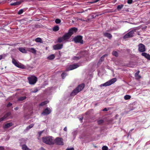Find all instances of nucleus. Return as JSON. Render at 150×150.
Instances as JSON below:
<instances>
[{
	"label": "nucleus",
	"mask_w": 150,
	"mask_h": 150,
	"mask_svg": "<svg viewBox=\"0 0 150 150\" xmlns=\"http://www.w3.org/2000/svg\"><path fill=\"white\" fill-rule=\"evenodd\" d=\"M63 46V44H57L53 46V48L54 50H57L62 48Z\"/></svg>",
	"instance_id": "ddd939ff"
},
{
	"label": "nucleus",
	"mask_w": 150,
	"mask_h": 150,
	"mask_svg": "<svg viewBox=\"0 0 150 150\" xmlns=\"http://www.w3.org/2000/svg\"><path fill=\"white\" fill-rule=\"evenodd\" d=\"M42 141L44 143L49 145L54 144V141L52 137L49 136L42 138Z\"/></svg>",
	"instance_id": "7ed1b4c3"
},
{
	"label": "nucleus",
	"mask_w": 150,
	"mask_h": 150,
	"mask_svg": "<svg viewBox=\"0 0 150 150\" xmlns=\"http://www.w3.org/2000/svg\"><path fill=\"white\" fill-rule=\"evenodd\" d=\"M55 142L56 144L59 145H63V139L60 137H57L55 140Z\"/></svg>",
	"instance_id": "9d476101"
},
{
	"label": "nucleus",
	"mask_w": 150,
	"mask_h": 150,
	"mask_svg": "<svg viewBox=\"0 0 150 150\" xmlns=\"http://www.w3.org/2000/svg\"><path fill=\"white\" fill-rule=\"evenodd\" d=\"M61 20L59 19H56L55 21V22L57 24H59L61 22Z\"/></svg>",
	"instance_id": "e433bc0d"
},
{
	"label": "nucleus",
	"mask_w": 150,
	"mask_h": 150,
	"mask_svg": "<svg viewBox=\"0 0 150 150\" xmlns=\"http://www.w3.org/2000/svg\"><path fill=\"white\" fill-rule=\"evenodd\" d=\"M51 112L50 109L48 107L44 110L42 113V114L44 115L49 114Z\"/></svg>",
	"instance_id": "9b49d317"
},
{
	"label": "nucleus",
	"mask_w": 150,
	"mask_h": 150,
	"mask_svg": "<svg viewBox=\"0 0 150 150\" xmlns=\"http://www.w3.org/2000/svg\"><path fill=\"white\" fill-rule=\"evenodd\" d=\"M117 81L116 78H113L106 83L101 84V86H109L114 83Z\"/></svg>",
	"instance_id": "423d86ee"
},
{
	"label": "nucleus",
	"mask_w": 150,
	"mask_h": 150,
	"mask_svg": "<svg viewBox=\"0 0 150 150\" xmlns=\"http://www.w3.org/2000/svg\"><path fill=\"white\" fill-rule=\"evenodd\" d=\"M134 130V129H132L130 130V132H132Z\"/></svg>",
	"instance_id": "052dcab7"
},
{
	"label": "nucleus",
	"mask_w": 150,
	"mask_h": 150,
	"mask_svg": "<svg viewBox=\"0 0 150 150\" xmlns=\"http://www.w3.org/2000/svg\"><path fill=\"white\" fill-rule=\"evenodd\" d=\"M12 105V104L10 102H9L7 105V106L8 107H9Z\"/></svg>",
	"instance_id": "c03bdc74"
},
{
	"label": "nucleus",
	"mask_w": 150,
	"mask_h": 150,
	"mask_svg": "<svg viewBox=\"0 0 150 150\" xmlns=\"http://www.w3.org/2000/svg\"><path fill=\"white\" fill-rule=\"evenodd\" d=\"M105 55H104L103 56H102L100 58V60L99 61V62H102L103 61L104 58L105 57Z\"/></svg>",
	"instance_id": "58836bf2"
},
{
	"label": "nucleus",
	"mask_w": 150,
	"mask_h": 150,
	"mask_svg": "<svg viewBox=\"0 0 150 150\" xmlns=\"http://www.w3.org/2000/svg\"><path fill=\"white\" fill-rule=\"evenodd\" d=\"M2 55H0V60H1V59H2Z\"/></svg>",
	"instance_id": "4d7b16f0"
},
{
	"label": "nucleus",
	"mask_w": 150,
	"mask_h": 150,
	"mask_svg": "<svg viewBox=\"0 0 150 150\" xmlns=\"http://www.w3.org/2000/svg\"><path fill=\"white\" fill-rule=\"evenodd\" d=\"M23 1H17L13 3H11L10 4L11 6H16L17 5H19Z\"/></svg>",
	"instance_id": "6ab92c4d"
},
{
	"label": "nucleus",
	"mask_w": 150,
	"mask_h": 150,
	"mask_svg": "<svg viewBox=\"0 0 150 150\" xmlns=\"http://www.w3.org/2000/svg\"><path fill=\"white\" fill-rule=\"evenodd\" d=\"M29 83L30 84L34 85L38 81L37 77L35 76H32L28 78Z\"/></svg>",
	"instance_id": "20e7f679"
},
{
	"label": "nucleus",
	"mask_w": 150,
	"mask_h": 150,
	"mask_svg": "<svg viewBox=\"0 0 150 150\" xmlns=\"http://www.w3.org/2000/svg\"><path fill=\"white\" fill-rule=\"evenodd\" d=\"M98 124L99 125H100L103 123L104 120H100L98 121Z\"/></svg>",
	"instance_id": "72a5a7b5"
},
{
	"label": "nucleus",
	"mask_w": 150,
	"mask_h": 150,
	"mask_svg": "<svg viewBox=\"0 0 150 150\" xmlns=\"http://www.w3.org/2000/svg\"><path fill=\"white\" fill-rule=\"evenodd\" d=\"M34 125V124H32L30 125H29L27 127V129L28 130L30 129H31V128H32L33 126Z\"/></svg>",
	"instance_id": "473e14b6"
},
{
	"label": "nucleus",
	"mask_w": 150,
	"mask_h": 150,
	"mask_svg": "<svg viewBox=\"0 0 150 150\" xmlns=\"http://www.w3.org/2000/svg\"><path fill=\"white\" fill-rule=\"evenodd\" d=\"M10 112H7L6 114H5L3 117H1V118H2L3 121L5 119L7 118L8 116H10Z\"/></svg>",
	"instance_id": "4be33fe9"
},
{
	"label": "nucleus",
	"mask_w": 150,
	"mask_h": 150,
	"mask_svg": "<svg viewBox=\"0 0 150 150\" xmlns=\"http://www.w3.org/2000/svg\"><path fill=\"white\" fill-rule=\"evenodd\" d=\"M135 76L136 78L137 79H140L141 78L140 76L139 75V74L138 75H135Z\"/></svg>",
	"instance_id": "ea45409f"
},
{
	"label": "nucleus",
	"mask_w": 150,
	"mask_h": 150,
	"mask_svg": "<svg viewBox=\"0 0 150 150\" xmlns=\"http://www.w3.org/2000/svg\"><path fill=\"white\" fill-rule=\"evenodd\" d=\"M22 149L23 150H31L28 148L27 146L25 144L23 145L22 146Z\"/></svg>",
	"instance_id": "a878e982"
},
{
	"label": "nucleus",
	"mask_w": 150,
	"mask_h": 150,
	"mask_svg": "<svg viewBox=\"0 0 150 150\" xmlns=\"http://www.w3.org/2000/svg\"><path fill=\"white\" fill-rule=\"evenodd\" d=\"M12 0H6V2L9 3L12 1Z\"/></svg>",
	"instance_id": "3c124183"
},
{
	"label": "nucleus",
	"mask_w": 150,
	"mask_h": 150,
	"mask_svg": "<svg viewBox=\"0 0 150 150\" xmlns=\"http://www.w3.org/2000/svg\"><path fill=\"white\" fill-rule=\"evenodd\" d=\"M80 57H74V59L75 60H78L80 59Z\"/></svg>",
	"instance_id": "37998d69"
},
{
	"label": "nucleus",
	"mask_w": 150,
	"mask_h": 150,
	"mask_svg": "<svg viewBox=\"0 0 150 150\" xmlns=\"http://www.w3.org/2000/svg\"><path fill=\"white\" fill-rule=\"evenodd\" d=\"M38 91V90L37 89H35L33 91V93H36Z\"/></svg>",
	"instance_id": "49530a36"
},
{
	"label": "nucleus",
	"mask_w": 150,
	"mask_h": 150,
	"mask_svg": "<svg viewBox=\"0 0 150 150\" xmlns=\"http://www.w3.org/2000/svg\"><path fill=\"white\" fill-rule=\"evenodd\" d=\"M40 150H46L45 149H44L43 147H41L40 149Z\"/></svg>",
	"instance_id": "5fc2aeb1"
},
{
	"label": "nucleus",
	"mask_w": 150,
	"mask_h": 150,
	"mask_svg": "<svg viewBox=\"0 0 150 150\" xmlns=\"http://www.w3.org/2000/svg\"><path fill=\"white\" fill-rule=\"evenodd\" d=\"M136 30L134 29L130 31L129 32L125 35L123 37L124 39H126L128 38H130L133 36V34Z\"/></svg>",
	"instance_id": "0eeeda50"
},
{
	"label": "nucleus",
	"mask_w": 150,
	"mask_h": 150,
	"mask_svg": "<svg viewBox=\"0 0 150 150\" xmlns=\"http://www.w3.org/2000/svg\"><path fill=\"white\" fill-rule=\"evenodd\" d=\"M18 107H16L14 108V110H18Z\"/></svg>",
	"instance_id": "864d4df0"
},
{
	"label": "nucleus",
	"mask_w": 150,
	"mask_h": 150,
	"mask_svg": "<svg viewBox=\"0 0 150 150\" xmlns=\"http://www.w3.org/2000/svg\"><path fill=\"white\" fill-rule=\"evenodd\" d=\"M112 54L116 57H117L118 56V54L117 52L116 51H114L112 52Z\"/></svg>",
	"instance_id": "2f4dec72"
},
{
	"label": "nucleus",
	"mask_w": 150,
	"mask_h": 150,
	"mask_svg": "<svg viewBox=\"0 0 150 150\" xmlns=\"http://www.w3.org/2000/svg\"><path fill=\"white\" fill-rule=\"evenodd\" d=\"M13 125V124L12 122L7 123L6 124L4 127V128H7Z\"/></svg>",
	"instance_id": "aec40b11"
},
{
	"label": "nucleus",
	"mask_w": 150,
	"mask_h": 150,
	"mask_svg": "<svg viewBox=\"0 0 150 150\" xmlns=\"http://www.w3.org/2000/svg\"><path fill=\"white\" fill-rule=\"evenodd\" d=\"M139 73V71H138L137 72H136L135 74V75H138Z\"/></svg>",
	"instance_id": "603ef678"
},
{
	"label": "nucleus",
	"mask_w": 150,
	"mask_h": 150,
	"mask_svg": "<svg viewBox=\"0 0 150 150\" xmlns=\"http://www.w3.org/2000/svg\"><path fill=\"white\" fill-rule=\"evenodd\" d=\"M103 35L105 37H107L110 39H111L112 37V36L111 34L110 33H103Z\"/></svg>",
	"instance_id": "2eb2a0df"
},
{
	"label": "nucleus",
	"mask_w": 150,
	"mask_h": 150,
	"mask_svg": "<svg viewBox=\"0 0 150 150\" xmlns=\"http://www.w3.org/2000/svg\"><path fill=\"white\" fill-rule=\"evenodd\" d=\"M64 40H64L63 37H60L58 38L57 40V42H61Z\"/></svg>",
	"instance_id": "bb28decb"
},
{
	"label": "nucleus",
	"mask_w": 150,
	"mask_h": 150,
	"mask_svg": "<svg viewBox=\"0 0 150 150\" xmlns=\"http://www.w3.org/2000/svg\"><path fill=\"white\" fill-rule=\"evenodd\" d=\"M53 30L54 31H58L59 29V27L58 26H54L53 28Z\"/></svg>",
	"instance_id": "cd10ccee"
},
{
	"label": "nucleus",
	"mask_w": 150,
	"mask_h": 150,
	"mask_svg": "<svg viewBox=\"0 0 150 150\" xmlns=\"http://www.w3.org/2000/svg\"><path fill=\"white\" fill-rule=\"evenodd\" d=\"M67 74L66 73H63L61 74V76L62 79H64L65 77L67 76Z\"/></svg>",
	"instance_id": "f704fd0d"
},
{
	"label": "nucleus",
	"mask_w": 150,
	"mask_h": 150,
	"mask_svg": "<svg viewBox=\"0 0 150 150\" xmlns=\"http://www.w3.org/2000/svg\"><path fill=\"white\" fill-rule=\"evenodd\" d=\"M12 62L14 65L18 68L23 69L24 67V66L21 63L18 62L14 58L12 59Z\"/></svg>",
	"instance_id": "6e6552de"
},
{
	"label": "nucleus",
	"mask_w": 150,
	"mask_h": 150,
	"mask_svg": "<svg viewBox=\"0 0 150 150\" xmlns=\"http://www.w3.org/2000/svg\"><path fill=\"white\" fill-rule=\"evenodd\" d=\"M23 9H21L18 11V13L19 15L23 13Z\"/></svg>",
	"instance_id": "c9c22d12"
},
{
	"label": "nucleus",
	"mask_w": 150,
	"mask_h": 150,
	"mask_svg": "<svg viewBox=\"0 0 150 150\" xmlns=\"http://www.w3.org/2000/svg\"><path fill=\"white\" fill-rule=\"evenodd\" d=\"M26 98V96H22L18 98V100L19 101H22L25 99Z\"/></svg>",
	"instance_id": "393cba45"
},
{
	"label": "nucleus",
	"mask_w": 150,
	"mask_h": 150,
	"mask_svg": "<svg viewBox=\"0 0 150 150\" xmlns=\"http://www.w3.org/2000/svg\"><path fill=\"white\" fill-rule=\"evenodd\" d=\"M109 108H105L103 110V111L104 112L108 111L109 110Z\"/></svg>",
	"instance_id": "79ce46f5"
},
{
	"label": "nucleus",
	"mask_w": 150,
	"mask_h": 150,
	"mask_svg": "<svg viewBox=\"0 0 150 150\" xmlns=\"http://www.w3.org/2000/svg\"><path fill=\"white\" fill-rule=\"evenodd\" d=\"M18 50L23 53H27V51L23 47H19L18 49Z\"/></svg>",
	"instance_id": "412c9836"
},
{
	"label": "nucleus",
	"mask_w": 150,
	"mask_h": 150,
	"mask_svg": "<svg viewBox=\"0 0 150 150\" xmlns=\"http://www.w3.org/2000/svg\"><path fill=\"white\" fill-rule=\"evenodd\" d=\"M83 37L81 35H78L75 37L73 39V40L76 43H79L81 44L83 43V40H82Z\"/></svg>",
	"instance_id": "39448f33"
},
{
	"label": "nucleus",
	"mask_w": 150,
	"mask_h": 150,
	"mask_svg": "<svg viewBox=\"0 0 150 150\" xmlns=\"http://www.w3.org/2000/svg\"><path fill=\"white\" fill-rule=\"evenodd\" d=\"M100 0H95L94 1H93V3H96L98 2V1H100Z\"/></svg>",
	"instance_id": "8fccbe9b"
},
{
	"label": "nucleus",
	"mask_w": 150,
	"mask_h": 150,
	"mask_svg": "<svg viewBox=\"0 0 150 150\" xmlns=\"http://www.w3.org/2000/svg\"><path fill=\"white\" fill-rule=\"evenodd\" d=\"M85 85L84 83H82L79 85L76 88L73 90L71 93V96H74L76 95L77 93L82 91L84 88Z\"/></svg>",
	"instance_id": "f257e3e1"
},
{
	"label": "nucleus",
	"mask_w": 150,
	"mask_h": 150,
	"mask_svg": "<svg viewBox=\"0 0 150 150\" xmlns=\"http://www.w3.org/2000/svg\"><path fill=\"white\" fill-rule=\"evenodd\" d=\"M142 55L144 57L150 60V55L145 52H143L142 54Z\"/></svg>",
	"instance_id": "f3484780"
},
{
	"label": "nucleus",
	"mask_w": 150,
	"mask_h": 150,
	"mask_svg": "<svg viewBox=\"0 0 150 150\" xmlns=\"http://www.w3.org/2000/svg\"><path fill=\"white\" fill-rule=\"evenodd\" d=\"M42 132H43V131H41L39 132V134L40 135H41V134H42Z\"/></svg>",
	"instance_id": "6e6d98bb"
},
{
	"label": "nucleus",
	"mask_w": 150,
	"mask_h": 150,
	"mask_svg": "<svg viewBox=\"0 0 150 150\" xmlns=\"http://www.w3.org/2000/svg\"><path fill=\"white\" fill-rule=\"evenodd\" d=\"M77 31V29L75 27H74L70 29L68 33L71 36L74 33L76 32Z\"/></svg>",
	"instance_id": "f8f14e48"
},
{
	"label": "nucleus",
	"mask_w": 150,
	"mask_h": 150,
	"mask_svg": "<svg viewBox=\"0 0 150 150\" xmlns=\"http://www.w3.org/2000/svg\"><path fill=\"white\" fill-rule=\"evenodd\" d=\"M64 130L65 131H67V127H65L64 129Z\"/></svg>",
	"instance_id": "09e8293b"
},
{
	"label": "nucleus",
	"mask_w": 150,
	"mask_h": 150,
	"mask_svg": "<svg viewBox=\"0 0 150 150\" xmlns=\"http://www.w3.org/2000/svg\"><path fill=\"white\" fill-rule=\"evenodd\" d=\"M138 50L140 52H143L146 51L145 46L142 43H140L138 45Z\"/></svg>",
	"instance_id": "1a4fd4ad"
},
{
	"label": "nucleus",
	"mask_w": 150,
	"mask_h": 150,
	"mask_svg": "<svg viewBox=\"0 0 150 150\" xmlns=\"http://www.w3.org/2000/svg\"><path fill=\"white\" fill-rule=\"evenodd\" d=\"M3 121V120L2 118H0V122Z\"/></svg>",
	"instance_id": "13d9d810"
},
{
	"label": "nucleus",
	"mask_w": 150,
	"mask_h": 150,
	"mask_svg": "<svg viewBox=\"0 0 150 150\" xmlns=\"http://www.w3.org/2000/svg\"><path fill=\"white\" fill-rule=\"evenodd\" d=\"M63 38L64 40L69 39L71 36L69 35L68 33L65 34L63 36Z\"/></svg>",
	"instance_id": "a211bd4d"
},
{
	"label": "nucleus",
	"mask_w": 150,
	"mask_h": 150,
	"mask_svg": "<svg viewBox=\"0 0 150 150\" xmlns=\"http://www.w3.org/2000/svg\"><path fill=\"white\" fill-rule=\"evenodd\" d=\"M79 67V66L77 64H74L73 65H70L67 69L66 71H68L69 70H72L78 68Z\"/></svg>",
	"instance_id": "4468645a"
},
{
	"label": "nucleus",
	"mask_w": 150,
	"mask_h": 150,
	"mask_svg": "<svg viewBox=\"0 0 150 150\" xmlns=\"http://www.w3.org/2000/svg\"><path fill=\"white\" fill-rule=\"evenodd\" d=\"M35 41L37 42H41L42 40L40 38H38L35 39Z\"/></svg>",
	"instance_id": "c756f323"
},
{
	"label": "nucleus",
	"mask_w": 150,
	"mask_h": 150,
	"mask_svg": "<svg viewBox=\"0 0 150 150\" xmlns=\"http://www.w3.org/2000/svg\"><path fill=\"white\" fill-rule=\"evenodd\" d=\"M66 150H74V149L72 147L70 148H67Z\"/></svg>",
	"instance_id": "a18cd8bd"
},
{
	"label": "nucleus",
	"mask_w": 150,
	"mask_h": 150,
	"mask_svg": "<svg viewBox=\"0 0 150 150\" xmlns=\"http://www.w3.org/2000/svg\"><path fill=\"white\" fill-rule=\"evenodd\" d=\"M55 56L54 54H52L48 57L47 59L49 60H52L55 58Z\"/></svg>",
	"instance_id": "b1692460"
},
{
	"label": "nucleus",
	"mask_w": 150,
	"mask_h": 150,
	"mask_svg": "<svg viewBox=\"0 0 150 150\" xmlns=\"http://www.w3.org/2000/svg\"><path fill=\"white\" fill-rule=\"evenodd\" d=\"M48 103L49 101H44L41 102L40 104H39V105L40 106H43L47 104Z\"/></svg>",
	"instance_id": "5701e85b"
},
{
	"label": "nucleus",
	"mask_w": 150,
	"mask_h": 150,
	"mask_svg": "<svg viewBox=\"0 0 150 150\" xmlns=\"http://www.w3.org/2000/svg\"><path fill=\"white\" fill-rule=\"evenodd\" d=\"M83 117H82V118H80L79 119V120H80L81 121V120H83Z\"/></svg>",
	"instance_id": "bf43d9fd"
},
{
	"label": "nucleus",
	"mask_w": 150,
	"mask_h": 150,
	"mask_svg": "<svg viewBox=\"0 0 150 150\" xmlns=\"http://www.w3.org/2000/svg\"><path fill=\"white\" fill-rule=\"evenodd\" d=\"M133 2V0H128L127 3L128 4H131Z\"/></svg>",
	"instance_id": "a19ab883"
},
{
	"label": "nucleus",
	"mask_w": 150,
	"mask_h": 150,
	"mask_svg": "<svg viewBox=\"0 0 150 150\" xmlns=\"http://www.w3.org/2000/svg\"><path fill=\"white\" fill-rule=\"evenodd\" d=\"M85 85L84 83H82L79 85L76 88L73 90L71 93V96H74L76 95L77 93L82 91L84 88Z\"/></svg>",
	"instance_id": "f03ea898"
},
{
	"label": "nucleus",
	"mask_w": 150,
	"mask_h": 150,
	"mask_svg": "<svg viewBox=\"0 0 150 150\" xmlns=\"http://www.w3.org/2000/svg\"><path fill=\"white\" fill-rule=\"evenodd\" d=\"M4 148L2 146H0V150H4Z\"/></svg>",
	"instance_id": "de8ad7c7"
},
{
	"label": "nucleus",
	"mask_w": 150,
	"mask_h": 150,
	"mask_svg": "<svg viewBox=\"0 0 150 150\" xmlns=\"http://www.w3.org/2000/svg\"><path fill=\"white\" fill-rule=\"evenodd\" d=\"M131 98V96L129 95H126L124 97V99L125 100H128L129 99Z\"/></svg>",
	"instance_id": "c85d7f7f"
},
{
	"label": "nucleus",
	"mask_w": 150,
	"mask_h": 150,
	"mask_svg": "<svg viewBox=\"0 0 150 150\" xmlns=\"http://www.w3.org/2000/svg\"><path fill=\"white\" fill-rule=\"evenodd\" d=\"M124 6V5L123 4H121L120 5H118L117 7V9L118 10L121 9Z\"/></svg>",
	"instance_id": "7c9ffc66"
},
{
	"label": "nucleus",
	"mask_w": 150,
	"mask_h": 150,
	"mask_svg": "<svg viewBox=\"0 0 150 150\" xmlns=\"http://www.w3.org/2000/svg\"><path fill=\"white\" fill-rule=\"evenodd\" d=\"M27 50L28 52H32L34 54H36V50L34 48H27Z\"/></svg>",
	"instance_id": "dca6fc26"
},
{
	"label": "nucleus",
	"mask_w": 150,
	"mask_h": 150,
	"mask_svg": "<svg viewBox=\"0 0 150 150\" xmlns=\"http://www.w3.org/2000/svg\"><path fill=\"white\" fill-rule=\"evenodd\" d=\"M108 147L106 146H103L102 148V150H108Z\"/></svg>",
	"instance_id": "4c0bfd02"
}]
</instances>
